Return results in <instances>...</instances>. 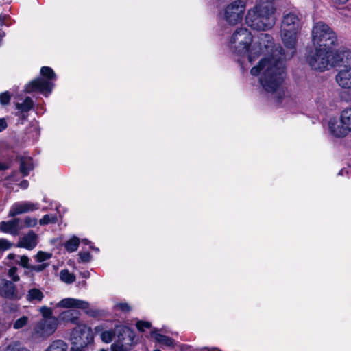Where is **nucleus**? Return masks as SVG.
<instances>
[{"mask_svg":"<svg viewBox=\"0 0 351 351\" xmlns=\"http://www.w3.org/2000/svg\"><path fill=\"white\" fill-rule=\"evenodd\" d=\"M312 42L315 53L308 58L311 66H351V51L341 47L333 51V47L337 45V38L335 32L326 23H315L311 32Z\"/></svg>","mask_w":351,"mask_h":351,"instance_id":"f257e3e1","label":"nucleus"},{"mask_svg":"<svg viewBox=\"0 0 351 351\" xmlns=\"http://www.w3.org/2000/svg\"><path fill=\"white\" fill-rule=\"evenodd\" d=\"M250 73L259 76L263 89L273 95L277 104L282 102L287 95V88L284 84L287 77L285 67H252Z\"/></svg>","mask_w":351,"mask_h":351,"instance_id":"f03ea898","label":"nucleus"},{"mask_svg":"<svg viewBox=\"0 0 351 351\" xmlns=\"http://www.w3.org/2000/svg\"><path fill=\"white\" fill-rule=\"evenodd\" d=\"M302 27V19L293 11L285 12L280 23V37L285 47L290 50L289 58L295 53V46Z\"/></svg>","mask_w":351,"mask_h":351,"instance_id":"7ed1b4c3","label":"nucleus"},{"mask_svg":"<svg viewBox=\"0 0 351 351\" xmlns=\"http://www.w3.org/2000/svg\"><path fill=\"white\" fill-rule=\"evenodd\" d=\"M276 9L271 4H257L248 10L245 21L252 29L265 31L271 29L276 23Z\"/></svg>","mask_w":351,"mask_h":351,"instance_id":"20e7f679","label":"nucleus"},{"mask_svg":"<svg viewBox=\"0 0 351 351\" xmlns=\"http://www.w3.org/2000/svg\"><path fill=\"white\" fill-rule=\"evenodd\" d=\"M257 47L264 48L268 51L267 54L258 60L256 66H278L287 59H290V52L285 54L284 49L280 45H276L273 37L267 33H261L258 36Z\"/></svg>","mask_w":351,"mask_h":351,"instance_id":"39448f33","label":"nucleus"},{"mask_svg":"<svg viewBox=\"0 0 351 351\" xmlns=\"http://www.w3.org/2000/svg\"><path fill=\"white\" fill-rule=\"evenodd\" d=\"M253 40L251 32L245 28L237 29L230 37L229 47L234 54L244 57Z\"/></svg>","mask_w":351,"mask_h":351,"instance_id":"423d86ee","label":"nucleus"},{"mask_svg":"<svg viewBox=\"0 0 351 351\" xmlns=\"http://www.w3.org/2000/svg\"><path fill=\"white\" fill-rule=\"evenodd\" d=\"M246 7L245 0H234L223 10V19L230 25H235L243 20Z\"/></svg>","mask_w":351,"mask_h":351,"instance_id":"0eeeda50","label":"nucleus"},{"mask_svg":"<svg viewBox=\"0 0 351 351\" xmlns=\"http://www.w3.org/2000/svg\"><path fill=\"white\" fill-rule=\"evenodd\" d=\"M71 338L75 348L82 349L93 341L92 329L86 324H77L73 330Z\"/></svg>","mask_w":351,"mask_h":351,"instance_id":"6e6552de","label":"nucleus"},{"mask_svg":"<svg viewBox=\"0 0 351 351\" xmlns=\"http://www.w3.org/2000/svg\"><path fill=\"white\" fill-rule=\"evenodd\" d=\"M341 122L343 124L339 131L335 130L336 123L329 121L328 128L331 134L337 138L344 137L348 132L351 131V108L343 110L341 113Z\"/></svg>","mask_w":351,"mask_h":351,"instance_id":"1a4fd4ad","label":"nucleus"},{"mask_svg":"<svg viewBox=\"0 0 351 351\" xmlns=\"http://www.w3.org/2000/svg\"><path fill=\"white\" fill-rule=\"evenodd\" d=\"M58 326V318L42 319L36 324L34 332L37 337L47 339L54 333Z\"/></svg>","mask_w":351,"mask_h":351,"instance_id":"9d476101","label":"nucleus"},{"mask_svg":"<svg viewBox=\"0 0 351 351\" xmlns=\"http://www.w3.org/2000/svg\"><path fill=\"white\" fill-rule=\"evenodd\" d=\"M56 307L65 308H80L84 310L85 313L92 317H95L98 315V313L96 310L90 309L88 302L75 299V298H64L60 300L57 304Z\"/></svg>","mask_w":351,"mask_h":351,"instance_id":"9b49d317","label":"nucleus"},{"mask_svg":"<svg viewBox=\"0 0 351 351\" xmlns=\"http://www.w3.org/2000/svg\"><path fill=\"white\" fill-rule=\"evenodd\" d=\"M53 84L43 78H37L28 83L25 88V92L31 93L34 91L48 95L51 93Z\"/></svg>","mask_w":351,"mask_h":351,"instance_id":"f8f14e48","label":"nucleus"},{"mask_svg":"<svg viewBox=\"0 0 351 351\" xmlns=\"http://www.w3.org/2000/svg\"><path fill=\"white\" fill-rule=\"evenodd\" d=\"M0 295L9 300H19L21 298L15 285L12 281L6 279L1 280Z\"/></svg>","mask_w":351,"mask_h":351,"instance_id":"ddd939ff","label":"nucleus"},{"mask_svg":"<svg viewBox=\"0 0 351 351\" xmlns=\"http://www.w3.org/2000/svg\"><path fill=\"white\" fill-rule=\"evenodd\" d=\"M39 208L37 204L30 202H23L14 204L10 208L8 217H14L18 215L34 211Z\"/></svg>","mask_w":351,"mask_h":351,"instance_id":"4468645a","label":"nucleus"},{"mask_svg":"<svg viewBox=\"0 0 351 351\" xmlns=\"http://www.w3.org/2000/svg\"><path fill=\"white\" fill-rule=\"evenodd\" d=\"M20 223L21 219L16 217L8 221H1L0 223V230L3 233L17 236L23 228V226Z\"/></svg>","mask_w":351,"mask_h":351,"instance_id":"2eb2a0df","label":"nucleus"},{"mask_svg":"<svg viewBox=\"0 0 351 351\" xmlns=\"http://www.w3.org/2000/svg\"><path fill=\"white\" fill-rule=\"evenodd\" d=\"M37 243L38 235L31 230L19 239L16 247L32 250L36 246Z\"/></svg>","mask_w":351,"mask_h":351,"instance_id":"dca6fc26","label":"nucleus"},{"mask_svg":"<svg viewBox=\"0 0 351 351\" xmlns=\"http://www.w3.org/2000/svg\"><path fill=\"white\" fill-rule=\"evenodd\" d=\"M336 81L339 85L344 88H351V67H346L336 76Z\"/></svg>","mask_w":351,"mask_h":351,"instance_id":"f3484780","label":"nucleus"},{"mask_svg":"<svg viewBox=\"0 0 351 351\" xmlns=\"http://www.w3.org/2000/svg\"><path fill=\"white\" fill-rule=\"evenodd\" d=\"M80 313L76 309H69L63 311L59 315V319L64 322L79 324L78 320Z\"/></svg>","mask_w":351,"mask_h":351,"instance_id":"a211bd4d","label":"nucleus"},{"mask_svg":"<svg viewBox=\"0 0 351 351\" xmlns=\"http://www.w3.org/2000/svg\"><path fill=\"white\" fill-rule=\"evenodd\" d=\"M263 53V50L261 47H257L256 44H254L251 49H248V51H247L245 56H247L248 62L250 64H254L258 60H261V55Z\"/></svg>","mask_w":351,"mask_h":351,"instance_id":"6ab92c4d","label":"nucleus"},{"mask_svg":"<svg viewBox=\"0 0 351 351\" xmlns=\"http://www.w3.org/2000/svg\"><path fill=\"white\" fill-rule=\"evenodd\" d=\"M43 293L37 288L29 289L26 295V300L33 304H37L43 300Z\"/></svg>","mask_w":351,"mask_h":351,"instance_id":"aec40b11","label":"nucleus"},{"mask_svg":"<svg viewBox=\"0 0 351 351\" xmlns=\"http://www.w3.org/2000/svg\"><path fill=\"white\" fill-rule=\"evenodd\" d=\"M34 106V102L29 97H27L23 103H16V108L20 110L22 114V118H26V116L23 114L29 112Z\"/></svg>","mask_w":351,"mask_h":351,"instance_id":"412c9836","label":"nucleus"},{"mask_svg":"<svg viewBox=\"0 0 351 351\" xmlns=\"http://www.w3.org/2000/svg\"><path fill=\"white\" fill-rule=\"evenodd\" d=\"M32 169L33 164L31 158H24L21 160L20 171L23 176H27Z\"/></svg>","mask_w":351,"mask_h":351,"instance_id":"4be33fe9","label":"nucleus"},{"mask_svg":"<svg viewBox=\"0 0 351 351\" xmlns=\"http://www.w3.org/2000/svg\"><path fill=\"white\" fill-rule=\"evenodd\" d=\"M67 344L62 340L53 341L45 351H67Z\"/></svg>","mask_w":351,"mask_h":351,"instance_id":"5701e85b","label":"nucleus"},{"mask_svg":"<svg viewBox=\"0 0 351 351\" xmlns=\"http://www.w3.org/2000/svg\"><path fill=\"white\" fill-rule=\"evenodd\" d=\"M80 240L77 237H73L64 243V247L69 252H73L78 248Z\"/></svg>","mask_w":351,"mask_h":351,"instance_id":"b1692460","label":"nucleus"},{"mask_svg":"<svg viewBox=\"0 0 351 351\" xmlns=\"http://www.w3.org/2000/svg\"><path fill=\"white\" fill-rule=\"evenodd\" d=\"M60 277L61 280L66 284H71L75 280V276L70 273L67 269L62 270Z\"/></svg>","mask_w":351,"mask_h":351,"instance_id":"393cba45","label":"nucleus"},{"mask_svg":"<svg viewBox=\"0 0 351 351\" xmlns=\"http://www.w3.org/2000/svg\"><path fill=\"white\" fill-rule=\"evenodd\" d=\"M156 340L164 345L168 346H174L175 341L174 340L167 336H165L162 334H156L155 336Z\"/></svg>","mask_w":351,"mask_h":351,"instance_id":"a878e982","label":"nucleus"},{"mask_svg":"<svg viewBox=\"0 0 351 351\" xmlns=\"http://www.w3.org/2000/svg\"><path fill=\"white\" fill-rule=\"evenodd\" d=\"M15 263L22 267L29 270L31 267V264H29V258L27 256L25 255L17 256V259L15 260Z\"/></svg>","mask_w":351,"mask_h":351,"instance_id":"bb28decb","label":"nucleus"},{"mask_svg":"<svg viewBox=\"0 0 351 351\" xmlns=\"http://www.w3.org/2000/svg\"><path fill=\"white\" fill-rule=\"evenodd\" d=\"M114 335L115 332L114 330H106L101 332V339L102 341L108 343L113 340Z\"/></svg>","mask_w":351,"mask_h":351,"instance_id":"cd10ccee","label":"nucleus"},{"mask_svg":"<svg viewBox=\"0 0 351 351\" xmlns=\"http://www.w3.org/2000/svg\"><path fill=\"white\" fill-rule=\"evenodd\" d=\"M18 269L16 267H11L8 271V276L14 282L20 280V277L17 274Z\"/></svg>","mask_w":351,"mask_h":351,"instance_id":"c85d7f7f","label":"nucleus"},{"mask_svg":"<svg viewBox=\"0 0 351 351\" xmlns=\"http://www.w3.org/2000/svg\"><path fill=\"white\" fill-rule=\"evenodd\" d=\"M40 73L49 80H53L56 77V74L51 67H41Z\"/></svg>","mask_w":351,"mask_h":351,"instance_id":"c756f323","label":"nucleus"},{"mask_svg":"<svg viewBox=\"0 0 351 351\" xmlns=\"http://www.w3.org/2000/svg\"><path fill=\"white\" fill-rule=\"evenodd\" d=\"M39 311L43 317V319H50L51 318H56V317L52 316V310L49 307L45 306H41L39 309Z\"/></svg>","mask_w":351,"mask_h":351,"instance_id":"7c9ffc66","label":"nucleus"},{"mask_svg":"<svg viewBox=\"0 0 351 351\" xmlns=\"http://www.w3.org/2000/svg\"><path fill=\"white\" fill-rule=\"evenodd\" d=\"M51 256H52L51 253H48V252H45L43 251H39L36 254L35 258L38 262L41 263V262H43L46 260L51 258Z\"/></svg>","mask_w":351,"mask_h":351,"instance_id":"2f4dec72","label":"nucleus"},{"mask_svg":"<svg viewBox=\"0 0 351 351\" xmlns=\"http://www.w3.org/2000/svg\"><path fill=\"white\" fill-rule=\"evenodd\" d=\"M28 317L27 316H22L15 321L13 327L14 329H20L25 326L28 322Z\"/></svg>","mask_w":351,"mask_h":351,"instance_id":"473e14b6","label":"nucleus"},{"mask_svg":"<svg viewBox=\"0 0 351 351\" xmlns=\"http://www.w3.org/2000/svg\"><path fill=\"white\" fill-rule=\"evenodd\" d=\"M12 95L9 91H5L0 93V104L2 106H6L10 104Z\"/></svg>","mask_w":351,"mask_h":351,"instance_id":"72a5a7b5","label":"nucleus"},{"mask_svg":"<svg viewBox=\"0 0 351 351\" xmlns=\"http://www.w3.org/2000/svg\"><path fill=\"white\" fill-rule=\"evenodd\" d=\"M49 266V263H45L43 264L32 265L29 268L30 271L40 272L45 270Z\"/></svg>","mask_w":351,"mask_h":351,"instance_id":"f704fd0d","label":"nucleus"},{"mask_svg":"<svg viewBox=\"0 0 351 351\" xmlns=\"http://www.w3.org/2000/svg\"><path fill=\"white\" fill-rule=\"evenodd\" d=\"M136 326L139 331L143 332L145 330V328H150L152 324L149 322L138 321L136 322Z\"/></svg>","mask_w":351,"mask_h":351,"instance_id":"c9c22d12","label":"nucleus"},{"mask_svg":"<svg viewBox=\"0 0 351 351\" xmlns=\"http://www.w3.org/2000/svg\"><path fill=\"white\" fill-rule=\"evenodd\" d=\"M13 244L5 239H0V251L10 249Z\"/></svg>","mask_w":351,"mask_h":351,"instance_id":"e433bc0d","label":"nucleus"},{"mask_svg":"<svg viewBox=\"0 0 351 351\" xmlns=\"http://www.w3.org/2000/svg\"><path fill=\"white\" fill-rule=\"evenodd\" d=\"M37 222L38 221L36 218L30 217H27L24 220L25 226L28 228L36 226Z\"/></svg>","mask_w":351,"mask_h":351,"instance_id":"4c0bfd02","label":"nucleus"},{"mask_svg":"<svg viewBox=\"0 0 351 351\" xmlns=\"http://www.w3.org/2000/svg\"><path fill=\"white\" fill-rule=\"evenodd\" d=\"M50 222L51 223H55L56 222V219L55 218H53L52 220H51V217L49 215H45L42 219H40L39 221V223L40 226H45V225H47L48 223H49Z\"/></svg>","mask_w":351,"mask_h":351,"instance_id":"58836bf2","label":"nucleus"},{"mask_svg":"<svg viewBox=\"0 0 351 351\" xmlns=\"http://www.w3.org/2000/svg\"><path fill=\"white\" fill-rule=\"evenodd\" d=\"M79 256L82 260V262L88 263L91 259V255L88 252H81L79 253Z\"/></svg>","mask_w":351,"mask_h":351,"instance_id":"ea45409f","label":"nucleus"},{"mask_svg":"<svg viewBox=\"0 0 351 351\" xmlns=\"http://www.w3.org/2000/svg\"><path fill=\"white\" fill-rule=\"evenodd\" d=\"M116 308L123 312H129L131 309L130 306L127 303H119L116 305Z\"/></svg>","mask_w":351,"mask_h":351,"instance_id":"a19ab883","label":"nucleus"},{"mask_svg":"<svg viewBox=\"0 0 351 351\" xmlns=\"http://www.w3.org/2000/svg\"><path fill=\"white\" fill-rule=\"evenodd\" d=\"M5 351H29L28 349L25 348H20L16 346L9 345Z\"/></svg>","mask_w":351,"mask_h":351,"instance_id":"79ce46f5","label":"nucleus"},{"mask_svg":"<svg viewBox=\"0 0 351 351\" xmlns=\"http://www.w3.org/2000/svg\"><path fill=\"white\" fill-rule=\"evenodd\" d=\"M8 125L4 118L0 119V132L7 128Z\"/></svg>","mask_w":351,"mask_h":351,"instance_id":"37998d69","label":"nucleus"},{"mask_svg":"<svg viewBox=\"0 0 351 351\" xmlns=\"http://www.w3.org/2000/svg\"><path fill=\"white\" fill-rule=\"evenodd\" d=\"M330 121H335L336 123V125H335V130L337 131H339V129H340V127H341L343 125V124L341 123V122L340 123H338L337 121L335 119H330Z\"/></svg>","mask_w":351,"mask_h":351,"instance_id":"c03bdc74","label":"nucleus"},{"mask_svg":"<svg viewBox=\"0 0 351 351\" xmlns=\"http://www.w3.org/2000/svg\"><path fill=\"white\" fill-rule=\"evenodd\" d=\"M17 256H18V255H16V254H13V253H10V254H9L8 255L7 258H8V259H10V260H14V259H15V260H16V259H17Z\"/></svg>","mask_w":351,"mask_h":351,"instance_id":"a18cd8bd","label":"nucleus"},{"mask_svg":"<svg viewBox=\"0 0 351 351\" xmlns=\"http://www.w3.org/2000/svg\"><path fill=\"white\" fill-rule=\"evenodd\" d=\"M333 3L337 4H344L348 2V0H332Z\"/></svg>","mask_w":351,"mask_h":351,"instance_id":"49530a36","label":"nucleus"},{"mask_svg":"<svg viewBox=\"0 0 351 351\" xmlns=\"http://www.w3.org/2000/svg\"><path fill=\"white\" fill-rule=\"evenodd\" d=\"M8 168V165L5 163H0V170L4 171Z\"/></svg>","mask_w":351,"mask_h":351,"instance_id":"de8ad7c7","label":"nucleus"},{"mask_svg":"<svg viewBox=\"0 0 351 351\" xmlns=\"http://www.w3.org/2000/svg\"><path fill=\"white\" fill-rule=\"evenodd\" d=\"M5 19H6L5 16H0V25H5Z\"/></svg>","mask_w":351,"mask_h":351,"instance_id":"09e8293b","label":"nucleus"},{"mask_svg":"<svg viewBox=\"0 0 351 351\" xmlns=\"http://www.w3.org/2000/svg\"><path fill=\"white\" fill-rule=\"evenodd\" d=\"M328 69V67H321V66L315 68L316 70H317L320 72H324V71L327 70Z\"/></svg>","mask_w":351,"mask_h":351,"instance_id":"8fccbe9b","label":"nucleus"},{"mask_svg":"<svg viewBox=\"0 0 351 351\" xmlns=\"http://www.w3.org/2000/svg\"><path fill=\"white\" fill-rule=\"evenodd\" d=\"M71 351H83L82 349L74 348L73 347L71 348Z\"/></svg>","mask_w":351,"mask_h":351,"instance_id":"3c124183","label":"nucleus"},{"mask_svg":"<svg viewBox=\"0 0 351 351\" xmlns=\"http://www.w3.org/2000/svg\"><path fill=\"white\" fill-rule=\"evenodd\" d=\"M21 184H23V187H25H25H27V182L26 181H24V182H23L21 183Z\"/></svg>","mask_w":351,"mask_h":351,"instance_id":"603ef678","label":"nucleus"},{"mask_svg":"<svg viewBox=\"0 0 351 351\" xmlns=\"http://www.w3.org/2000/svg\"><path fill=\"white\" fill-rule=\"evenodd\" d=\"M82 242H83L84 243H85V244H88V243H89L88 240H87V239H83V240H82Z\"/></svg>","mask_w":351,"mask_h":351,"instance_id":"864d4df0","label":"nucleus"},{"mask_svg":"<svg viewBox=\"0 0 351 351\" xmlns=\"http://www.w3.org/2000/svg\"><path fill=\"white\" fill-rule=\"evenodd\" d=\"M343 169H341V170L339 172V173H338V174H339V175H342V174H343Z\"/></svg>","mask_w":351,"mask_h":351,"instance_id":"5fc2aeb1","label":"nucleus"},{"mask_svg":"<svg viewBox=\"0 0 351 351\" xmlns=\"http://www.w3.org/2000/svg\"><path fill=\"white\" fill-rule=\"evenodd\" d=\"M99 351H107V350H105V349H101Z\"/></svg>","mask_w":351,"mask_h":351,"instance_id":"6e6d98bb","label":"nucleus"}]
</instances>
